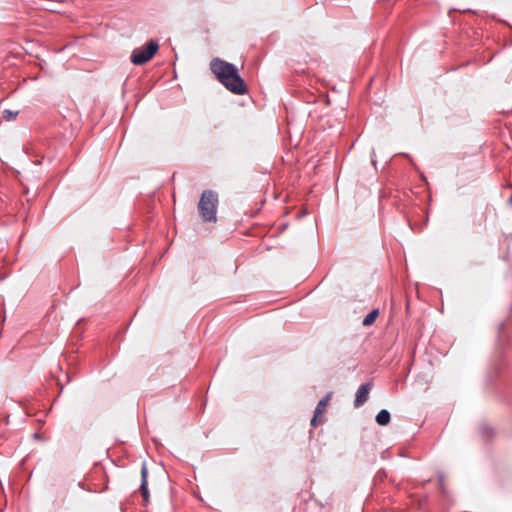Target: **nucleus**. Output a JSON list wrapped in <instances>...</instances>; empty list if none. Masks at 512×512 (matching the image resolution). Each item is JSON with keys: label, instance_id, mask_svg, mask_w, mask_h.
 <instances>
[{"label": "nucleus", "instance_id": "obj_10", "mask_svg": "<svg viewBox=\"0 0 512 512\" xmlns=\"http://www.w3.org/2000/svg\"><path fill=\"white\" fill-rule=\"evenodd\" d=\"M508 204L509 205H512V194L510 195V197L508 198Z\"/></svg>", "mask_w": 512, "mask_h": 512}, {"label": "nucleus", "instance_id": "obj_4", "mask_svg": "<svg viewBox=\"0 0 512 512\" xmlns=\"http://www.w3.org/2000/svg\"><path fill=\"white\" fill-rule=\"evenodd\" d=\"M371 389H372V384L370 382L364 383L358 388V390L356 392V397L354 400V406L356 408H359L366 403Z\"/></svg>", "mask_w": 512, "mask_h": 512}, {"label": "nucleus", "instance_id": "obj_5", "mask_svg": "<svg viewBox=\"0 0 512 512\" xmlns=\"http://www.w3.org/2000/svg\"><path fill=\"white\" fill-rule=\"evenodd\" d=\"M330 399H331V394H328L318 402L316 409L314 411V416L311 420L312 426H314V427L317 426L318 417L324 413L326 406L328 405Z\"/></svg>", "mask_w": 512, "mask_h": 512}, {"label": "nucleus", "instance_id": "obj_9", "mask_svg": "<svg viewBox=\"0 0 512 512\" xmlns=\"http://www.w3.org/2000/svg\"><path fill=\"white\" fill-rule=\"evenodd\" d=\"M18 111H13V110H10V109H5L3 112H2V116L5 120L7 121H11L13 119L16 118V116L18 115Z\"/></svg>", "mask_w": 512, "mask_h": 512}, {"label": "nucleus", "instance_id": "obj_2", "mask_svg": "<svg viewBox=\"0 0 512 512\" xmlns=\"http://www.w3.org/2000/svg\"><path fill=\"white\" fill-rule=\"evenodd\" d=\"M217 207L218 194L212 190L203 191L198 203V210L204 222H215L217 220Z\"/></svg>", "mask_w": 512, "mask_h": 512}, {"label": "nucleus", "instance_id": "obj_6", "mask_svg": "<svg viewBox=\"0 0 512 512\" xmlns=\"http://www.w3.org/2000/svg\"><path fill=\"white\" fill-rule=\"evenodd\" d=\"M147 477H148V469H147V466L145 463H143L142 467H141V486H140V491H141V495L144 499L145 502H148L149 501V491H148V487H147Z\"/></svg>", "mask_w": 512, "mask_h": 512}, {"label": "nucleus", "instance_id": "obj_7", "mask_svg": "<svg viewBox=\"0 0 512 512\" xmlns=\"http://www.w3.org/2000/svg\"><path fill=\"white\" fill-rule=\"evenodd\" d=\"M376 422L381 425L385 426L390 422V413L386 409H382L378 412L376 415Z\"/></svg>", "mask_w": 512, "mask_h": 512}, {"label": "nucleus", "instance_id": "obj_3", "mask_svg": "<svg viewBox=\"0 0 512 512\" xmlns=\"http://www.w3.org/2000/svg\"><path fill=\"white\" fill-rule=\"evenodd\" d=\"M159 45L155 40H150L146 47L134 49L130 60L134 65H143L153 58L158 51Z\"/></svg>", "mask_w": 512, "mask_h": 512}, {"label": "nucleus", "instance_id": "obj_8", "mask_svg": "<svg viewBox=\"0 0 512 512\" xmlns=\"http://www.w3.org/2000/svg\"><path fill=\"white\" fill-rule=\"evenodd\" d=\"M378 315H379L378 309H373L372 311H370L363 319V322H362L363 326L372 325L375 322V320L377 319Z\"/></svg>", "mask_w": 512, "mask_h": 512}, {"label": "nucleus", "instance_id": "obj_1", "mask_svg": "<svg viewBox=\"0 0 512 512\" xmlns=\"http://www.w3.org/2000/svg\"><path fill=\"white\" fill-rule=\"evenodd\" d=\"M210 69L217 80L230 92L236 95H243L247 92V86L238 74L235 65L219 58H214L210 63Z\"/></svg>", "mask_w": 512, "mask_h": 512}]
</instances>
